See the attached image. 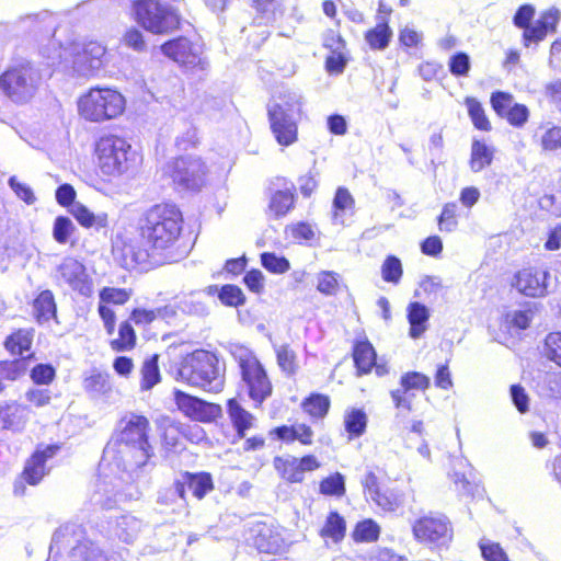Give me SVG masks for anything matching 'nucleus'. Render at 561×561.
<instances>
[{"label": "nucleus", "mask_w": 561, "mask_h": 561, "mask_svg": "<svg viewBox=\"0 0 561 561\" xmlns=\"http://www.w3.org/2000/svg\"><path fill=\"white\" fill-rule=\"evenodd\" d=\"M183 225V213L173 202L146 208L137 225L140 243L130 249L134 266L150 268L169 263L175 255Z\"/></svg>", "instance_id": "f257e3e1"}, {"label": "nucleus", "mask_w": 561, "mask_h": 561, "mask_svg": "<svg viewBox=\"0 0 561 561\" xmlns=\"http://www.w3.org/2000/svg\"><path fill=\"white\" fill-rule=\"evenodd\" d=\"M230 355L237 364L240 376V385L254 408H262L263 403L273 396L274 385L267 368L257 354L242 344H233Z\"/></svg>", "instance_id": "f03ea898"}, {"label": "nucleus", "mask_w": 561, "mask_h": 561, "mask_svg": "<svg viewBox=\"0 0 561 561\" xmlns=\"http://www.w3.org/2000/svg\"><path fill=\"white\" fill-rule=\"evenodd\" d=\"M93 159L100 174L119 178L137 168L140 162L131 144L123 136L104 134L93 145Z\"/></svg>", "instance_id": "7ed1b4c3"}, {"label": "nucleus", "mask_w": 561, "mask_h": 561, "mask_svg": "<svg viewBox=\"0 0 561 561\" xmlns=\"http://www.w3.org/2000/svg\"><path fill=\"white\" fill-rule=\"evenodd\" d=\"M151 424L144 414L131 413L119 420L115 445L119 453L136 467L146 466L154 456L150 442Z\"/></svg>", "instance_id": "20e7f679"}, {"label": "nucleus", "mask_w": 561, "mask_h": 561, "mask_svg": "<svg viewBox=\"0 0 561 561\" xmlns=\"http://www.w3.org/2000/svg\"><path fill=\"white\" fill-rule=\"evenodd\" d=\"M80 119L90 124H102L119 118L126 110L123 93L110 85H92L83 91L76 101Z\"/></svg>", "instance_id": "39448f33"}, {"label": "nucleus", "mask_w": 561, "mask_h": 561, "mask_svg": "<svg viewBox=\"0 0 561 561\" xmlns=\"http://www.w3.org/2000/svg\"><path fill=\"white\" fill-rule=\"evenodd\" d=\"M183 0H131L133 20L154 35L171 34L181 30L183 15L179 4Z\"/></svg>", "instance_id": "423d86ee"}, {"label": "nucleus", "mask_w": 561, "mask_h": 561, "mask_svg": "<svg viewBox=\"0 0 561 561\" xmlns=\"http://www.w3.org/2000/svg\"><path fill=\"white\" fill-rule=\"evenodd\" d=\"M178 377L191 387L218 391L224 386V367L215 352L198 348L182 358Z\"/></svg>", "instance_id": "0eeeda50"}, {"label": "nucleus", "mask_w": 561, "mask_h": 561, "mask_svg": "<svg viewBox=\"0 0 561 561\" xmlns=\"http://www.w3.org/2000/svg\"><path fill=\"white\" fill-rule=\"evenodd\" d=\"M391 479L387 471L378 466L368 467L360 478L363 495L382 513L397 511L403 501V494L390 488Z\"/></svg>", "instance_id": "6e6552de"}, {"label": "nucleus", "mask_w": 561, "mask_h": 561, "mask_svg": "<svg viewBox=\"0 0 561 561\" xmlns=\"http://www.w3.org/2000/svg\"><path fill=\"white\" fill-rule=\"evenodd\" d=\"M535 16V8L531 4L520 5L513 16L516 27L523 28L522 42L525 47L539 44L549 34L557 32L561 15L558 9L549 8L540 12L538 19L531 23Z\"/></svg>", "instance_id": "1a4fd4ad"}, {"label": "nucleus", "mask_w": 561, "mask_h": 561, "mask_svg": "<svg viewBox=\"0 0 561 561\" xmlns=\"http://www.w3.org/2000/svg\"><path fill=\"white\" fill-rule=\"evenodd\" d=\"M61 449V444H49L37 446L26 458L23 469L16 476L12 484L14 496H24L26 486L39 485L49 473L46 462L54 458Z\"/></svg>", "instance_id": "9d476101"}, {"label": "nucleus", "mask_w": 561, "mask_h": 561, "mask_svg": "<svg viewBox=\"0 0 561 561\" xmlns=\"http://www.w3.org/2000/svg\"><path fill=\"white\" fill-rule=\"evenodd\" d=\"M207 169L199 157L179 156L162 168V176L169 180L175 190L195 191L204 183Z\"/></svg>", "instance_id": "9b49d317"}, {"label": "nucleus", "mask_w": 561, "mask_h": 561, "mask_svg": "<svg viewBox=\"0 0 561 561\" xmlns=\"http://www.w3.org/2000/svg\"><path fill=\"white\" fill-rule=\"evenodd\" d=\"M38 73L30 64L9 67L0 75V89L14 103L25 104L37 91Z\"/></svg>", "instance_id": "f8f14e48"}, {"label": "nucleus", "mask_w": 561, "mask_h": 561, "mask_svg": "<svg viewBox=\"0 0 561 561\" xmlns=\"http://www.w3.org/2000/svg\"><path fill=\"white\" fill-rule=\"evenodd\" d=\"M412 534L419 543L431 549H440L453 541L454 527L445 514L430 512L413 522Z\"/></svg>", "instance_id": "ddd939ff"}, {"label": "nucleus", "mask_w": 561, "mask_h": 561, "mask_svg": "<svg viewBox=\"0 0 561 561\" xmlns=\"http://www.w3.org/2000/svg\"><path fill=\"white\" fill-rule=\"evenodd\" d=\"M161 448L170 454L185 448V442L198 443L205 432L198 425L185 424L179 420L163 415L156 421Z\"/></svg>", "instance_id": "4468645a"}, {"label": "nucleus", "mask_w": 561, "mask_h": 561, "mask_svg": "<svg viewBox=\"0 0 561 561\" xmlns=\"http://www.w3.org/2000/svg\"><path fill=\"white\" fill-rule=\"evenodd\" d=\"M226 412L234 430L232 443L243 439V453H254L265 448L266 439L263 435L247 437L248 432L256 426V417L237 398H229L226 401Z\"/></svg>", "instance_id": "2eb2a0df"}, {"label": "nucleus", "mask_w": 561, "mask_h": 561, "mask_svg": "<svg viewBox=\"0 0 561 561\" xmlns=\"http://www.w3.org/2000/svg\"><path fill=\"white\" fill-rule=\"evenodd\" d=\"M296 101L274 104L267 110L270 128L278 145L288 147L298 140V124L294 113H299Z\"/></svg>", "instance_id": "dca6fc26"}, {"label": "nucleus", "mask_w": 561, "mask_h": 561, "mask_svg": "<svg viewBox=\"0 0 561 561\" xmlns=\"http://www.w3.org/2000/svg\"><path fill=\"white\" fill-rule=\"evenodd\" d=\"M110 64L107 48L100 42L90 41L73 54L72 67L85 79H93L104 72Z\"/></svg>", "instance_id": "f3484780"}, {"label": "nucleus", "mask_w": 561, "mask_h": 561, "mask_svg": "<svg viewBox=\"0 0 561 561\" xmlns=\"http://www.w3.org/2000/svg\"><path fill=\"white\" fill-rule=\"evenodd\" d=\"M173 401L184 416L195 422L210 424L222 416L220 404L206 401L180 389L173 390Z\"/></svg>", "instance_id": "a211bd4d"}, {"label": "nucleus", "mask_w": 561, "mask_h": 561, "mask_svg": "<svg viewBox=\"0 0 561 561\" xmlns=\"http://www.w3.org/2000/svg\"><path fill=\"white\" fill-rule=\"evenodd\" d=\"M160 49L164 56L188 69H204L202 46L187 36H176L161 44Z\"/></svg>", "instance_id": "6ab92c4d"}, {"label": "nucleus", "mask_w": 561, "mask_h": 561, "mask_svg": "<svg viewBox=\"0 0 561 561\" xmlns=\"http://www.w3.org/2000/svg\"><path fill=\"white\" fill-rule=\"evenodd\" d=\"M133 294V289L126 287L104 286L99 290L98 314L107 335L116 331L117 317L113 306L126 305Z\"/></svg>", "instance_id": "aec40b11"}, {"label": "nucleus", "mask_w": 561, "mask_h": 561, "mask_svg": "<svg viewBox=\"0 0 561 561\" xmlns=\"http://www.w3.org/2000/svg\"><path fill=\"white\" fill-rule=\"evenodd\" d=\"M273 467L279 478L287 483H301L306 472H312L321 468V462L313 454H305L301 457L276 456Z\"/></svg>", "instance_id": "412c9836"}, {"label": "nucleus", "mask_w": 561, "mask_h": 561, "mask_svg": "<svg viewBox=\"0 0 561 561\" xmlns=\"http://www.w3.org/2000/svg\"><path fill=\"white\" fill-rule=\"evenodd\" d=\"M352 358L357 377L369 375L371 371L378 377L389 374L387 362H378L377 351L373 343L366 337L356 339L352 345Z\"/></svg>", "instance_id": "4be33fe9"}, {"label": "nucleus", "mask_w": 561, "mask_h": 561, "mask_svg": "<svg viewBox=\"0 0 561 561\" xmlns=\"http://www.w3.org/2000/svg\"><path fill=\"white\" fill-rule=\"evenodd\" d=\"M548 278L547 268L539 265H526L514 274L511 286L526 297H542L548 289Z\"/></svg>", "instance_id": "5701e85b"}, {"label": "nucleus", "mask_w": 561, "mask_h": 561, "mask_svg": "<svg viewBox=\"0 0 561 561\" xmlns=\"http://www.w3.org/2000/svg\"><path fill=\"white\" fill-rule=\"evenodd\" d=\"M490 104L494 113L506 119L514 128H522L528 122L529 108L522 103L514 102V95L506 91H494L490 96Z\"/></svg>", "instance_id": "b1692460"}, {"label": "nucleus", "mask_w": 561, "mask_h": 561, "mask_svg": "<svg viewBox=\"0 0 561 561\" xmlns=\"http://www.w3.org/2000/svg\"><path fill=\"white\" fill-rule=\"evenodd\" d=\"M34 329H13L3 340V348L12 357L10 360H20L24 366V375L28 369L30 362L35 359L33 351Z\"/></svg>", "instance_id": "393cba45"}, {"label": "nucleus", "mask_w": 561, "mask_h": 561, "mask_svg": "<svg viewBox=\"0 0 561 561\" xmlns=\"http://www.w3.org/2000/svg\"><path fill=\"white\" fill-rule=\"evenodd\" d=\"M173 489L181 500H186L191 493L193 497L201 501L215 489L211 473L207 471L190 472L183 471L174 480Z\"/></svg>", "instance_id": "a878e982"}, {"label": "nucleus", "mask_w": 561, "mask_h": 561, "mask_svg": "<svg viewBox=\"0 0 561 561\" xmlns=\"http://www.w3.org/2000/svg\"><path fill=\"white\" fill-rule=\"evenodd\" d=\"M59 277L75 291L84 297H90L93 291V280L88 275L82 262L75 257H66L57 267Z\"/></svg>", "instance_id": "bb28decb"}, {"label": "nucleus", "mask_w": 561, "mask_h": 561, "mask_svg": "<svg viewBox=\"0 0 561 561\" xmlns=\"http://www.w3.org/2000/svg\"><path fill=\"white\" fill-rule=\"evenodd\" d=\"M431 386V379L425 374L419 371H407L400 377V388L391 390L390 397L393 405L398 410L411 411L412 396L410 391H425Z\"/></svg>", "instance_id": "cd10ccee"}, {"label": "nucleus", "mask_w": 561, "mask_h": 561, "mask_svg": "<svg viewBox=\"0 0 561 561\" xmlns=\"http://www.w3.org/2000/svg\"><path fill=\"white\" fill-rule=\"evenodd\" d=\"M270 435L284 444H293L298 442L302 446H311L314 443V432L307 423L295 425L282 424L273 427Z\"/></svg>", "instance_id": "c85d7f7f"}, {"label": "nucleus", "mask_w": 561, "mask_h": 561, "mask_svg": "<svg viewBox=\"0 0 561 561\" xmlns=\"http://www.w3.org/2000/svg\"><path fill=\"white\" fill-rule=\"evenodd\" d=\"M30 409L18 401L0 403V427L5 431L21 432L28 422Z\"/></svg>", "instance_id": "c756f323"}, {"label": "nucleus", "mask_w": 561, "mask_h": 561, "mask_svg": "<svg viewBox=\"0 0 561 561\" xmlns=\"http://www.w3.org/2000/svg\"><path fill=\"white\" fill-rule=\"evenodd\" d=\"M252 543L260 553L265 554H277L285 549L284 538L278 531L267 525H262L256 529Z\"/></svg>", "instance_id": "7c9ffc66"}, {"label": "nucleus", "mask_w": 561, "mask_h": 561, "mask_svg": "<svg viewBox=\"0 0 561 561\" xmlns=\"http://www.w3.org/2000/svg\"><path fill=\"white\" fill-rule=\"evenodd\" d=\"M175 316V308L169 305L154 309L136 307L130 310L128 320H130L131 324H135L139 328H147L159 319L168 321Z\"/></svg>", "instance_id": "2f4dec72"}, {"label": "nucleus", "mask_w": 561, "mask_h": 561, "mask_svg": "<svg viewBox=\"0 0 561 561\" xmlns=\"http://www.w3.org/2000/svg\"><path fill=\"white\" fill-rule=\"evenodd\" d=\"M332 401L329 394L312 391L300 402V409L312 422L323 421L330 413Z\"/></svg>", "instance_id": "473e14b6"}, {"label": "nucleus", "mask_w": 561, "mask_h": 561, "mask_svg": "<svg viewBox=\"0 0 561 561\" xmlns=\"http://www.w3.org/2000/svg\"><path fill=\"white\" fill-rule=\"evenodd\" d=\"M368 414L364 408L351 407L343 413V427L348 442L364 436L368 428Z\"/></svg>", "instance_id": "72a5a7b5"}, {"label": "nucleus", "mask_w": 561, "mask_h": 561, "mask_svg": "<svg viewBox=\"0 0 561 561\" xmlns=\"http://www.w3.org/2000/svg\"><path fill=\"white\" fill-rule=\"evenodd\" d=\"M33 317L38 324L50 321L57 317V304L49 289L39 291L32 301Z\"/></svg>", "instance_id": "f704fd0d"}, {"label": "nucleus", "mask_w": 561, "mask_h": 561, "mask_svg": "<svg viewBox=\"0 0 561 561\" xmlns=\"http://www.w3.org/2000/svg\"><path fill=\"white\" fill-rule=\"evenodd\" d=\"M407 318L410 324L409 335L419 339L427 330L430 311L426 306L419 301H412L407 308Z\"/></svg>", "instance_id": "c9c22d12"}, {"label": "nucleus", "mask_w": 561, "mask_h": 561, "mask_svg": "<svg viewBox=\"0 0 561 561\" xmlns=\"http://www.w3.org/2000/svg\"><path fill=\"white\" fill-rule=\"evenodd\" d=\"M138 336L130 320L125 319L117 325V334L110 340V347L116 353L130 352L137 345Z\"/></svg>", "instance_id": "e433bc0d"}, {"label": "nucleus", "mask_w": 561, "mask_h": 561, "mask_svg": "<svg viewBox=\"0 0 561 561\" xmlns=\"http://www.w3.org/2000/svg\"><path fill=\"white\" fill-rule=\"evenodd\" d=\"M495 149L484 140L474 139L471 144L469 167L472 172H481L489 168L494 159Z\"/></svg>", "instance_id": "4c0bfd02"}, {"label": "nucleus", "mask_w": 561, "mask_h": 561, "mask_svg": "<svg viewBox=\"0 0 561 561\" xmlns=\"http://www.w3.org/2000/svg\"><path fill=\"white\" fill-rule=\"evenodd\" d=\"M296 195L294 190L275 191L270 198L267 211L274 219L286 216L295 206Z\"/></svg>", "instance_id": "58836bf2"}, {"label": "nucleus", "mask_w": 561, "mask_h": 561, "mask_svg": "<svg viewBox=\"0 0 561 561\" xmlns=\"http://www.w3.org/2000/svg\"><path fill=\"white\" fill-rule=\"evenodd\" d=\"M346 522L344 517L336 511H332L327 515L323 526L319 530L320 537L331 539L333 542H341L346 535Z\"/></svg>", "instance_id": "ea45409f"}, {"label": "nucleus", "mask_w": 561, "mask_h": 561, "mask_svg": "<svg viewBox=\"0 0 561 561\" xmlns=\"http://www.w3.org/2000/svg\"><path fill=\"white\" fill-rule=\"evenodd\" d=\"M465 105L473 127L480 131L492 130V123L485 112L483 104L474 96H466Z\"/></svg>", "instance_id": "a19ab883"}, {"label": "nucleus", "mask_w": 561, "mask_h": 561, "mask_svg": "<svg viewBox=\"0 0 561 561\" xmlns=\"http://www.w3.org/2000/svg\"><path fill=\"white\" fill-rule=\"evenodd\" d=\"M392 30L387 22H377L374 27L368 28L364 34L366 43L373 50L386 49L390 44Z\"/></svg>", "instance_id": "79ce46f5"}, {"label": "nucleus", "mask_w": 561, "mask_h": 561, "mask_svg": "<svg viewBox=\"0 0 561 561\" xmlns=\"http://www.w3.org/2000/svg\"><path fill=\"white\" fill-rule=\"evenodd\" d=\"M158 360L159 355L153 354L144 362L140 369V389L142 391H148L160 382L161 375L159 370Z\"/></svg>", "instance_id": "37998d69"}, {"label": "nucleus", "mask_w": 561, "mask_h": 561, "mask_svg": "<svg viewBox=\"0 0 561 561\" xmlns=\"http://www.w3.org/2000/svg\"><path fill=\"white\" fill-rule=\"evenodd\" d=\"M319 492L324 496L342 497L346 493L345 478L339 472H332L319 481Z\"/></svg>", "instance_id": "c03bdc74"}, {"label": "nucleus", "mask_w": 561, "mask_h": 561, "mask_svg": "<svg viewBox=\"0 0 561 561\" xmlns=\"http://www.w3.org/2000/svg\"><path fill=\"white\" fill-rule=\"evenodd\" d=\"M218 291V298L221 304L228 307H239L244 304L245 297L241 288L237 285L226 284L217 288V286H209L207 293L213 295Z\"/></svg>", "instance_id": "a18cd8bd"}, {"label": "nucleus", "mask_w": 561, "mask_h": 561, "mask_svg": "<svg viewBox=\"0 0 561 561\" xmlns=\"http://www.w3.org/2000/svg\"><path fill=\"white\" fill-rule=\"evenodd\" d=\"M84 390L93 396L105 394L111 391L110 375L100 370H92L83 379Z\"/></svg>", "instance_id": "49530a36"}, {"label": "nucleus", "mask_w": 561, "mask_h": 561, "mask_svg": "<svg viewBox=\"0 0 561 561\" xmlns=\"http://www.w3.org/2000/svg\"><path fill=\"white\" fill-rule=\"evenodd\" d=\"M24 376V366L20 360L0 359V394L7 389V382H14Z\"/></svg>", "instance_id": "de8ad7c7"}, {"label": "nucleus", "mask_w": 561, "mask_h": 561, "mask_svg": "<svg viewBox=\"0 0 561 561\" xmlns=\"http://www.w3.org/2000/svg\"><path fill=\"white\" fill-rule=\"evenodd\" d=\"M379 535L380 527L371 518L358 522L352 531V538L355 542H375Z\"/></svg>", "instance_id": "09e8293b"}, {"label": "nucleus", "mask_w": 561, "mask_h": 561, "mask_svg": "<svg viewBox=\"0 0 561 561\" xmlns=\"http://www.w3.org/2000/svg\"><path fill=\"white\" fill-rule=\"evenodd\" d=\"M380 273L383 282L398 285L403 276L401 260L393 254L387 255L381 264Z\"/></svg>", "instance_id": "8fccbe9b"}, {"label": "nucleus", "mask_w": 561, "mask_h": 561, "mask_svg": "<svg viewBox=\"0 0 561 561\" xmlns=\"http://www.w3.org/2000/svg\"><path fill=\"white\" fill-rule=\"evenodd\" d=\"M276 362L279 369L287 376H293L298 369L295 351L287 344L276 350Z\"/></svg>", "instance_id": "3c124183"}, {"label": "nucleus", "mask_w": 561, "mask_h": 561, "mask_svg": "<svg viewBox=\"0 0 561 561\" xmlns=\"http://www.w3.org/2000/svg\"><path fill=\"white\" fill-rule=\"evenodd\" d=\"M543 356L561 367V332H550L543 341Z\"/></svg>", "instance_id": "603ef678"}, {"label": "nucleus", "mask_w": 561, "mask_h": 561, "mask_svg": "<svg viewBox=\"0 0 561 561\" xmlns=\"http://www.w3.org/2000/svg\"><path fill=\"white\" fill-rule=\"evenodd\" d=\"M458 207L454 202L446 203L437 217L438 229L442 232H451L458 226Z\"/></svg>", "instance_id": "864d4df0"}, {"label": "nucleus", "mask_w": 561, "mask_h": 561, "mask_svg": "<svg viewBox=\"0 0 561 561\" xmlns=\"http://www.w3.org/2000/svg\"><path fill=\"white\" fill-rule=\"evenodd\" d=\"M539 145L545 152H554L561 149V126L549 125L540 136Z\"/></svg>", "instance_id": "5fc2aeb1"}, {"label": "nucleus", "mask_w": 561, "mask_h": 561, "mask_svg": "<svg viewBox=\"0 0 561 561\" xmlns=\"http://www.w3.org/2000/svg\"><path fill=\"white\" fill-rule=\"evenodd\" d=\"M70 213L75 219L84 228H91L95 225L104 227L106 224V215L96 217L87 206L82 204H77L70 210Z\"/></svg>", "instance_id": "6e6d98bb"}, {"label": "nucleus", "mask_w": 561, "mask_h": 561, "mask_svg": "<svg viewBox=\"0 0 561 561\" xmlns=\"http://www.w3.org/2000/svg\"><path fill=\"white\" fill-rule=\"evenodd\" d=\"M260 259L262 266L270 273L284 274L290 270L289 261L274 252H263Z\"/></svg>", "instance_id": "4d7b16f0"}, {"label": "nucleus", "mask_w": 561, "mask_h": 561, "mask_svg": "<svg viewBox=\"0 0 561 561\" xmlns=\"http://www.w3.org/2000/svg\"><path fill=\"white\" fill-rule=\"evenodd\" d=\"M317 289L325 296L335 295L340 289V275L332 271L320 272Z\"/></svg>", "instance_id": "13d9d810"}, {"label": "nucleus", "mask_w": 561, "mask_h": 561, "mask_svg": "<svg viewBox=\"0 0 561 561\" xmlns=\"http://www.w3.org/2000/svg\"><path fill=\"white\" fill-rule=\"evenodd\" d=\"M448 69L455 77H467L471 69L469 55L465 51L453 54L448 61Z\"/></svg>", "instance_id": "bf43d9fd"}, {"label": "nucleus", "mask_w": 561, "mask_h": 561, "mask_svg": "<svg viewBox=\"0 0 561 561\" xmlns=\"http://www.w3.org/2000/svg\"><path fill=\"white\" fill-rule=\"evenodd\" d=\"M73 231L75 226L68 217H56L53 226V237L56 242H58L59 244L67 243Z\"/></svg>", "instance_id": "052dcab7"}, {"label": "nucleus", "mask_w": 561, "mask_h": 561, "mask_svg": "<svg viewBox=\"0 0 561 561\" xmlns=\"http://www.w3.org/2000/svg\"><path fill=\"white\" fill-rule=\"evenodd\" d=\"M30 377L35 385H50L56 378V369L51 364H37L31 371Z\"/></svg>", "instance_id": "680f3d73"}, {"label": "nucleus", "mask_w": 561, "mask_h": 561, "mask_svg": "<svg viewBox=\"0 0 561 561\" xmlns=\"http://www.w3.org/2000/svg\"><path fill=\"white\" fill-rule=\"evenodd\" d=\"M251 8L255 16L265 21H273L278 8L277 0H251Z\"/></svg>", "instance_id": "e2e57ef3"}, {"label": "nucleus", "mask_w": 561, "mask_h": 561, "mask_svg": "<svg viewBox=\"0 0 561 561\" xmlns=\"http://www.w3.org/2000/svg\"><path fill=\"white\" fill-rule=\"evenodd\" d=\"M355 199L346 187L340 186L335 191L333 198L334 214H342L345 210L353 209Z\"/></svg>", "instance_id": "0e129e2a"}, {"label": "nucleus", "mask_w": 561, "mask_h": 561, "mask_svg": "<svg viewBox=\"0 0 561 561\" xmlns=\"http://www.w3.org/2000/svg\"><path fill=\"white\" fill-rule=\"evenodd\" d=\"M347 65L346 51L330 53L324 61V68L330 75H340Z\"/></svg>", "instance_id": "69168bd1"}, {"label": "nucleus", "mask_w": 561, "mask_h": 561, "mask_svg": "<svg viewBox=\"0 0 561 561\" xmlns=\"http://www.w3.org/2000/svg\"><path fill=\"white\" fill-rule=\"evenodd\" d=\"M322 45L330 53L346 51V42L339 31L329 28L323 34Z\"/></svg>", "instance_id": "338daca9"}, {"label": "nucleus", "mask_w": 561, "mask_h": 561, "mask_svg": "<svg viewBox=\"0 0 561 561\" xmlns=\"http://www.w3.org/2000/svg\"><path fill=\"white\" fill-rule=\"evenodd\" d=\"M541 205L556 217H561V188H553L541 197Z\"/></svg>", "instance_id": "774afa93"}]
</instances>
